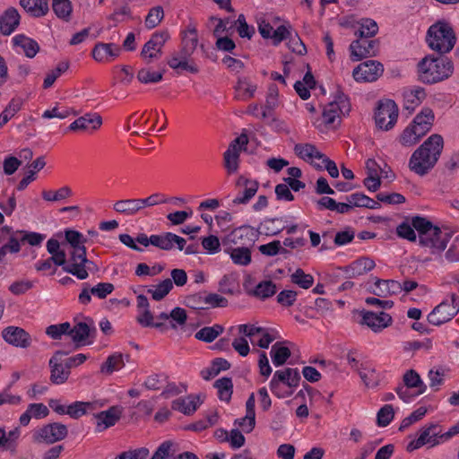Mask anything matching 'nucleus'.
Wrapping results in <instances>:
<instances>
[{
	"label": "nucleus",
	"instance_id": "nucleus-59",
	"mask_svg": "<svg viewBox=\"0 0 459 459\" xmlns=\"http://www.w3.org/2000/svg\"><path fill=\"white\" fill-rule=\"evenodd\" d=\"M421 136L418 135V132L410 125L400 135V143L402 145L410 147L416 144Z\"/></svg>",
	"mask_w": 459,
	"mask_h": 459
},
{
	"label": "nucleus",
	"instance_id": "nucleus-6",
	"mask_svg": "<svg viewBox=\"0 0 459 459\" xmlns=\"http://www.w3.org/2000/svg\"><path fill=\"white\" fill-rule=\"evenodd\" d=\"M453 236V231L447 228H439L438 226H433L430 230L426 232L424 236L426 239L423 241L419 238L420 245L422 247H429L432 249V253L443 252Z\"/></svg>",
	"mask_w": 459,
	"mask_h": 459
},
{
	"label": "nucleus",
	"instance_id": "nucleus-1",
	"mask_svg": "<svg viewBox=\"0 0 459 459\" xmlns=\"http://www.w3.org/2000/svg\"><path fill=\"white\" fill-rule=\"evenodd\" d=\"M443 147V137L438 134H431L411 154L409 169L420 177L427 175L437 164Z\"/></svg>",
	"mask_w": 459,
	"mask_h": 459
},
{
	"label": "nucleus",
	"instance_id": "nucleus-48",
	"mask_svg": "<svg viewBox=\"0 0 459 459\" xmlns=\"http://www.w3.org/2000/svg\"><path fill=\"white\" fill-rule=\"evenodd\" d=\"M72 195H73V191L67 186H63L56 191L44 190L42 192V198L48 202L61 201V200L66 199L68 197H71Z\"/></svg>",
	"mask_w": 459,
	"mask_h": 459
},
{
	"label": "nucleus",
	"instance_id": "nucleus-20",
	"mask_svg": "<svg viewBox=\"0 0 459 459\" xmlns=\"http://www.w3.org/2000/svg\"><path fill=\"white\" fill-rule=\"evenodd\" d=\"M122 411L117 406H112L107 411L95 414L96 431L102 432L114 426L121 418Z\"/></svg>",
	"mask_w": 459,
	"mask_h": 459
},
{
	"label": "nucleus",
	"instance_id": "nucleus-32",
	"mask_svg": "<svg viewBox=\"0 0 459 459\" xmlns=\"http://www.w3.org/2000/svg\"><path fill=\"white\" fill-rule=\"evenodd\" d=\"M440 426L437 424H431L430 426L421 429L420 434V437H423V442L426 445L434 446L442 441H446L442 437Z\"/></svg>",
	"mask_w": 459,
	"mask_h": 459
},
{
	"label": "nucleus",
	"instance_id": "nucleus-64",
	"mask_svg": "<svg viewBox=\"0 0 459 459\" xmlns=\"http://www.w3.org/2000/svg\"><path fill=\"white\" fill-rule=\"evenodd\" d=\"M396 233L400 238L407 239L409 241L414 242L417 239V236L412 225L408 223L407 221H403L397 226Z\"/></svg>",
	"mask_w": 459,
	"mask_h": 459
},
{
	"label": "nucleus",
	"instance_id": "nucleus-33",
	"mask_svg": "<svg viewBox=\"0 0 459 459\" xmlns=\"http://www.w3.org/2000/svg\"><path fill=\"white\" fill-rule=\"evenodd\" d=\"M357 372L368 388H374L379 385V374L374 368H371L367 364H360V368H357Z\"/></svg>",
	"mask_w": 459,
	"mask_h": 459
},
{
	"label": "nucleus",
	"instance_id": "nucleus-47",
	"mask_svg": "<svg viewBox=\"0 0 459 459\" xmlns=\"http://www.w3.org/2000/svg\"><path fill=\"white\" fill-rule=\"evenodd\" d=\"M92 408L93 404L91 403L74 402L66 407V414H68L72 419H79Z\"/></svg>",
	"mask_w": 459,
	"mask_h": 459
},
{
	"label": "nucleus",
	"instance_id": "nucleus-11",
	"mask_svg": "<svg viewBox=\"0 0 459 459\" xmlns=\"http://www.w3.org/2000/svg\"><path fill=\"white\" fill-rule=\"evenodd\" d=\"M169 38V32L166 30L153 33L151 39L143 45L141 57L147 64L152 63L153 59L160 58L162 54V48Z\"/></svg>",
	"mask_w": 459,
	"mask_h": 459
},
{
	"label": "nucleus",
	"instance_id": "nucleus-50",
	"mask_svg": "<svg viewBox=\"0 0 459 459\" xmlns=\"http://www.w3.org/2000/svg\"><path fill=\"white\" fill-rule=\"evenodd\" d=\"M169 325L174 330L178 329L179 326H184L187 321L186 309L179 307H174L170 313H169Z\"/></svg>",
	"mask_w": 459,
	"mask_h": 459
},
{
	"label": "nucleus",
	"instance_id": "nucleus-3",
	"mask_svg": "<svg viewBox=\"0 0 459 459\" xmlns=\"http://www.w3.org/2000/svg\"><path fill=\"white\" fill-rule=\"evenodd\" d=\"M426 42L431 50L444 55L454 48L456 43V35L449 22L437 21L429 28Z\"/></svg>",
	"mask_w": 459,
	"mask_h": 459
},
{
	"label": "nucleus",
	"instance_id": "nucleus-45",
	"mask_svg": "<svg viewBox=\"0 0 459 459\" xmlns=\"http://www.w3.org/2000/svg\"><path fill=\"white\" fill-rule=\"evenodd\" d=\"M228 252L235 264L246 266L251 263V251L247 247H238Z\"/></svg>",
	"mask_w": 459,
	"mask_h": 459
},
{
	"label": "nucleus",
	"instance_id": "nucleus-8",
	"mask_svg": "<svg viewBox=\"0 0 459 459\" xmlns=\"http://www.w3.org/2000/svg\"><path fill=\"white\" fill-rule=\"evenodd\" d=\"M68 429L66 425L54 422L49 423L39 429L33 435L35 442L53 444L61 441L66 437Z\"/></svg>",
	"mask_w": 459,
	"mask_h": 459
},
{
	"label": "nucleus",
	"instance_id": "nucleus-35",
	"mask_svg": "<svg viewBox=\"0 0 459 459\" xmlns=\"http://www.w3.org/2000/svg\"><path fill=\"white\" fill-rule=\"evenodd\" d=\"M403 385L407 388H417L415 395L422 394L427 390V385L423 383L420 376L414 370H407L403 377Z\"/></svg>",
	"mask_w": 459,
	"mask_h": 459
},
{
	"label": "nucleus",
	"instance_id": "nucleus-40",
	"mask_svg": "<svg viewBox=\"0 0 459 459\" xmlns=\"http://www.w3.org/2000/svg\"><path fill=\"white\" fill-rule=\"evenodd\" d=\"M125 366L122 353L116 352L108 356L106 361L100 366V372L110 375L114 371L122 368Z\"/></svg>",
	"mask_w": 459,
	"mask_h": 459
},
{
	"label": "nucleus",
	"instance_id": "nucleus-38",
	"mask_svg": "<svg viewBox=\"0 0 459 459\" xmlns=\"http://www.w3.org/2000/svg\"><path fill=\"white\" fill-rule=\"evenodd\" d=\"M276 291V284L273 281L267 280L259 282L250 293L253 296L264 300L273 297Z\"/></svg>",
	"mask_w": 459,
	"mask_h": 459
},
{
	"label": "nucleus",
	"instance_id": "nucleus-58",
	"mask_svg": "<svg viewBox=\"0 0 459 459\" xmlns=\"http://www.w3.org/2000/svg\"><path fill=\"white\" fill-rule=\"evenodd\" d=\"M394 417V411L391 404L384 405L377 414V422L379 427H386Z\"/></svg>",
	"mask_w": 459,
	"mask_h": 459
},
{
	"label": "nucleus",
	"instance_id": "nucleus-14",
	"mask_svg": "<svg viewBox=\"0 0 459 459\" xmlns=\"http://www.w3.org/2000/svg\"><path fill=\"white\" fill-rule=\"evenodd\" d=\"M66 355V352L57 351L49 359L50 367V381L55 385H62L65 383L70 376V371L63 362V356Z\"/></svg>",
	"mask_w": 459,
	"mask_h": 459
},
{
	"label": "nucleus",
	"instance_id": "nucleus-42",
	"mask_svg": "<svg viewBox=\"0 0 459 459\" xmlns=\"http://www.w3.org/2000/svg\"><path fill=\"white\" fill-rule=\"evenodd\" d=\"M213 386L218 390L220 400L230 402L233 393V383L230 377H221L216 380Z\"/></svg>",
	"mask_w": 459,
	"mask_h": 459
},
{
	"label": "nucleus",
	"instance_id": "nucleus-37",
	"mask_svg": "<svg viewBox=\"0 0 459 459\" xmlns=\"http://www.w3.org/2000/svg\"><path fill=\"white\" fill-rule=\"evenodd\" d=\"M113 209L119 213L133 216L141 211L138 199H124L116 202Z\"/></svg>",
	"mask_w": 459,
	"mask_h": 459
},
{
	"label": "nucleus",
	"instance_id": "nucleus-51",
	"mask_svg": "<svg viewBox=\"0 0 459 459\" xmlns=\"http://www.w3.org/2000/svg\"><path fill=\"white\" fill-rule=\"evenodd\" d=\"M291 281L300 288L307 290L314 283V277L306 273L302 269H297L290 276Z\"/></svg>",
	"mask_w": 459,
	"mask_h": 459
},
{
	"label": "nucleus",
	"instance_id": "nucleus-22",
	"mask_svg": "<svg viewBox=\"0 0 459 459\" xmlns=\"http://www.w3.org/2000/svg\"><path fill=\"white\" fill-rule=\"evenodd\" d=\"M137 307L143 311L139 314L136 320L143 327H154L160 329L164 324L162 322H154L153 315L149 309V301L146 296L140 294L136 298Z\"/></svg>",
	"mask_w": 459,
	"mask_h": 459
},
{
	"label": "nucleus",
	"instance_id": "nucleus-12",
	"mask_svg": "<svg viewBox=\"0 0 459 459\" xmlns=\"http://www.w3.org/2000/svg\"><path fill=\"white\" fill-rule=\"evenodd\" d=\"M377 39H359L350 45L351 58L352 61H360L364 58L375 56L377 51Z\"/></svg>",
	"mask_w": 459,
	"mask_h": 459
},
{
	"label": "nucleus",
	"instance_id": "nucleus-10",
	"mask_svg": "<svg viewBox=\"0 0 459 459\" xmlns=\"http://www.w3.org/2000/svg\"><path fill=\"white\" fill-rule=\"evenodd\" d=\"M351 105L347 96L338 91L333 101L328 103L323 110V120L325 125H333L340 114H346L350 111Z\"/></svg>",
	"mask_w": 459,
	"mask_h": 459
},
{
	"label": "nucleus",
	"instance_id": "nucleus-63",
	"mask_svg": "<svg viewBox=\"0 0 459 459\" xmlns=\"http://www.w3.org/2000/svg\"><path fill=\"white\" fill-rule=\"evenodd\" d=\"M115 287L110 282H100L97 285L91 287L90 291L91 295L99 298L105 299L108 295L113 292Z\"/></svg>",
	"mask_w": 459,
	"mask_h": 459
},
{
	"label": "nucleus",
	"instance_id": "nucleus-18",
	"mask_svg": "<svg viewBox=\"0 0 459 459\" xmlns=\"http://www.w3.org/2000/svg\"><path fill=\"white\" fill-rule=\"evenodd\" d=\"M237 186L244 187L242 191L232 200L233 204H247L256 194L259 184L255 180H251L240 176L237 180Z\"/></svg>",
	"mask_w": 459,
	"mask_h": 459
},
{
	"label": "nucleus",
	"instance_id": "nucleus-26",
	"mask_svg": "<svg viewBox=\"0 0 459 459\" xmlns=\"http://www.w3.org/2000/svg\"><path fill=\"white\" fill-rule=\"evenodd\" d=\"M20 5L33 18H41L49 12L48 0H20Z\"/></svg>",
	"mask_w": 459,
	"mask_h": 459
},
{
	"label": "nucleus",
	"instance_id": "nucleus-13",
	"mask_svg": "<svg viewBox=\"0 0 459 459\" xmlns=\"http://www.w3.org/2000/svg\"><path fill=\"white\" fill-rule=\"evenodd\" d=\"M383 71L381 63L368 60L356 66L352 76L357 82H374L382 74Z\"/></svg>",
	"mask_w": 459,
	"mask_h": 459
},
{
	"label": "nucleus",
	"instance_id": "nucleus-55",
	"mask_svg": "<svg viewBox=\"0 0 459 459\" xmlns=\"http://www.w3.org/2000/svg\"><path fill=\"white\" fill-rule=\"evenodd\" d=\"M198 44L197 30L195 27H188L184 32L181 45L194 54Z\"/></svg>",
	"mask_w": 459,
	"mask_h": 459
},
{
	"label": "nucleus",
	"instance_id": "nucleus-21",
	"mask_svg": "<svg viewBox=\"0 0 459 459\" xmlns=\"http://www.w3.org/2000/svg\"><path fill=\"white\" fill-rule=\"evenodd\" d=\"M91 325H93L91 319ZM97 330L94 325H91L86 322H78L74 327L70 326L69 336L74 342L77 344H85L87 339H94L96 337Z\"/></svg>",
	"mask_w": 459,
	"mask_h": 459
},
{
	"label": "nucleus",
	"instance_id": "nucleus-9",
	"mask_svg": "<svg viewBox=\"0 0 459 459\" xmlns=\"http://www.w3.org/2000/svg\"><path fill=\"white\" fill-rule=\"evenodd\" d=\"M71 260L72 264L64 266L63 270L68 273L76 276L80 280L87 279L89 273L88 271L86 270V265H94V264L87 259L85 246L74 248V251L71 254Z\"/></svg>",
	"mask_w": 459,
	"mask_h": 459
},
{
	"label": "nucleus",
	"instance_id": "nucleus-19",
	"mask_svg": "<svg viewBox=\"0 0 459 459\" xmlns=\"http://www.w3.org/2000/svg\"><path fill=\"white\" fill-rule=\"evenodd\" d=\"M435 115L430 108L425 107L415 116L411 126L418 132V135L423 137L429 133L434 124Z\"/></svg>",
	"mask_w": 459,
	"mask_h": 459
},
{
	"label": "nucleus",
	"instance_id": "nucleus-31",
	"mask_svg": "<svg viewBox=\"0 0 459 459\" xmlns=\"http://www.w3.org/2000/svg\"><path fill=\"white\" fill-rule=\"evenodd\" d=\"M294 152L297 156L306 161H313V159L324 158V153L318 151V149L311 143H297L294 146Z\"/></svg>",
	"mask_w": 459,
	"mask_h": 459
},
{
	"label": "nucleus",
	"instance_id": "nucleus-54",
	"mask_svg": "<svg viewBox=\"0 0 459 459\" xmlns=\"http://www.w3.org/2000/svg\"><path fill=\"white\" fill-rule=\"evenodd\" d=\"M411 225L414 229V231H418L419 238H420L422 241L426 239V238L424 237L426 235V232L430 230L431 228L434 226L430 221L421 216H414L411 219Z\"/></svg>",
	"mask_w": 459,
	"mask_h": 459
},
{
	"label": "nucleus",
	"instance_id": "nucleus-61",
	"mask_svg": "<svg viewBox=\"0 0 459 459\" xmlns=\"http://www.w3.org/2000/svg\"><path fill=\"white\" fill-rule=\"evenodd\" d=\"M152 245L162 250L172 249V233L167 232L162 235H152Z\"/></svg>",
	"mask_w": 459,
	"mask_h": 459
},
{
	"label": "nucleus",
	"instance_id": "nucleus-49",
	"mask_svg": "<svg viewBox=\"0 0 459 459\" xmlns=\"http://www.w3.org/2000/svg\"><path fill=\"white\" fill-rule=\"evenodd\" d=\"M137 80L144 84L156 83L162 80L163 73L152 71L150 68L144 67L138 71Z\"/></svg>",
	"mask_w": 459,
	"mask_h": 459
},
{
	"label": "nucleus",
	"instance_id": "nucleus-62",
	"mask_svg": "<svg viewBox=\"0 0 459 459\" xmlns=\"http://www.w3.org/2000/svg\"><path fill=\"white\" fill-rule=\"evenodd\" d=\"M237 97L241 99L251 98L256 90L255 85L249 84L247 81L239 80L235 87Z\"/></svg>",
	"mask_w": 459,
	"mask_h": 459
},
{
	"label": "nucleus",
	"instance_id": "nucleus-15",
	"mask_svg": "<svg viewBox=\"0 0 459 459\" xmlns=\"http://www.w3.org/2000/svg\"><path fill=\"white\" fill-rule=\"evenodd\" d=\"M361 325H366L372 331L377 333L389 326L392 323V316L385 312L374 313L371 311L362 310Z\"/></svg>",
	"mask_w": 459,
	"mask_h": 459
},
{
	"label": "nucleus",
	"instance_id": "nucleus-5",
	"mask_svg": "<svg viewBox=\"0 0 459 459\" xmlns=\"http://www.w3.org/2000/svg\"><path fill=\"white\" fill-rule=\"evenodd\" d=\"M458 312L459 298L452 293L450 299H446L434 307L428 316V321L433 325H441L450 321Z\"/></svg>",
	"mask_w": 459,
	"mask_h": 459
},
{
	"label": "nucleus",
	"instance_id": "nucleus-57",
	"mask_svg": "<svg viewBox=\"0 0 459 459\" xmlns=\"http://www.w3.org/2000/svg\"><path fill=\"white\" fill-rule=\"evenodd\" d=\"M188 60L189 59L178 60L177 58H169L168 59V65L174 70H184L191 74H197L199 72L198 66L194 63H189Z\"/></svg>",
	"mask_w": 459,
	"mask_h": 459
},
{
	"label": "nucleus",
	"instance_id": "nucleus-7",
	"mask_svg": "<svg viewBox=\"0 0 459 459\" xmlns=\"http://www.w3.org/2000/svg\"><path fill=\"white\" fill-rule=\"evenodd\" d=\"M398 117V107L392 100H381L375 113L376 125L385 130L391 129Z\"/></svg>",
	"mask_w": 459,
	"mask_h": 459
},
{
	"label": "nucleus",
	"instance_id": "nucleus-30",
	"mask_svg": "<svg viewBox=\"0 0 459 459\" xmlns=\"http://www.w3.org/2000/svg\"><path fill=\"white\" fill-rule=\"evenodd\" d=\"M13 43L15 47L22 48L25 56L29 58L34 57L39 51L38 42L24 34H18L13 38Z\"/></svg>",
	"mask_w": 459,
	"mask_h": 459
},
{
	"label": "nucleus",
	"instance_id": "nucleus-25",
	"mask_svg": "<svg viewBox=\"0 0 459 459\" xmlns=\"http://www.w3.org/2000/svg\"><path fill=\"white\" fill-rule=\"evenodd\" d=\"M102 125V118L97 113H87L77 119H75L68 127L71 131H85L90 128L96 130Z\"/></svg>",
	"mask_w": 459,
	"mask_h": 459
},
{
	"label": "nucleus",
	"instance_id": "nucleus-53",
	"mask_svg": "<svg viewBox=\"0 0 459 459\" xmlns=\"http://www.w3.org/2000/svg\"><path fill=\"white\" fill-rule=\"evenodd\" d=\"M281 219L274 218V219H267L261 224L262 233L266 236H275L284 230V226L280 222Z\"/></svg>",
	"mask_w": 459,
	"mask_h": 459
},
{
	"label": "nucleus",
	"instance_id": "nucleus-36",
	"mask_svg": "<svg viewBox=\"0 0 459 459\" xmlns=\"http://www.w3.org/2000/svg\"><path fill=\"white\" fill-rule=\"evenodd\" d=\"M270 354L273 365L281 367L286 363L291 352L288 347L283 346L281 342H277L272 346Z\"/></svg>",
	"mask_w": 459,
	"mask_h": 459
},
{
	"label": "nucleus",
	"instance_id": "nucleus-56",
	"mask_svg": "<svg viewBox=\"0 0 459 459\" xmlns=\"http://www.w3.org/2000/svg\"><path fill=\"white\" fill-rule=\"evenodd\" d=\"M70 323L65 322L57 325H51L46 328V334L53 340H60L63 335L69 336Z\"/></svg>",
	"mask_w": 459,
	"mask_h": 459
},
{
	"label": "nucleus",
	"instance_id": "nucleus-2",
	"mask_svg": "<svg viewBox=\"0 0 459 459\" xmlns=\"http://www.w3.org/2000/svg\"><path fill=\"white\" fill-rule=\"evenodd\" d=\"M419 79L433 84L448 79L454 73V64L446 57L425 56L418 64Z\"/></svg>",
	"mask_w": 459,
	"mask_h": 459
},
{
	"label": "nucleus",
	"instance_id": "nucleus-4",
	"mask_svg": "<svg viewBox=\"0 0 459 459\" xmlns=\"http://www.w3.org/2000/svg\"><path fill=\"white\" fill-rule=\"evenodd\" d=\"M300 379L301 377L298 368H286L283 370L274 372L269 386L274 395L279 398H284L290 396L292 391L281 392V383L289 387H296L299 385Z\"/></svg>",
	"mask_w": 459,
	"mask_h": 459
},
{
	"label": "nucleus",
	"instance_id": "nucleus-52",
	"mask_svg": "<svg viewBox=\"0 0 459 459\" xmlns=\"http://www.w3.org/2000/svg\"><path fill=\"white\" fill-rule=\"evenodd\" d=\"M261 254L267 256H273L278 254L288 255L290 252L281 247L280 240H273L270 243L261 245L258 247Z\"/></svg>",
	"mask_w": 459,
	"mask_h": 459
},
{
	"label": "nucleus",
	"instance_id": "nucleus-46",
	"mask_svg": "<svg viewBox=\"0 0 459 459\" xmlns=\"http://www.w3.org/2000/svg\"><path fill=\"white\" fill-rule=\"evenodd\" d=\"M224 167L229 173H234L238 169L239 152L234 151V147L229 146L223 154Z\"/></svg>",
	"mask_w": 459,
	"mask_h": 459
},
{
	"label": "nucleus",
	"instance_id": "nucleus-28",
	"mask_svg": "<svg viewBox=\"0 0 459 459\" xmlns=\"http://www.w3.org/2000/svg\"><path fill=\"white\" fill-rule=\"evenodd\" d=\"M200 404L199 396L188 395L185 398L174 400L171 403V408L185 415H191L197 410Z\"/></svg>",
	"mask_w": 459,
	"mask_h": 459
},
{
	"label": "nucleus",
	"instance_id": "nucleus-29",
	"mask_svg": "<svg viewBox=\"0 0 459 459\" xmlns=\"http://www.w3.org/2000/svg\"><path fill=\"white\" fill-rule=\"evenodd\" d=\"M375 285L377 290L371 292L379 297L396 295L402 291L401 282L394 280L376 279Z\"/></svg>",
	"mask_w": 459,
	"mask_h": 459
},
{
	"label": "nucleus",
	"instance_id": "nucleus-43",
	"mask_svg": "<svg viewBox=\"0 0 459 459\" xmlns=\"http://www.w3.org/2000/svg\"><path fill=\"white\" fill-rule=\"evenodd\" d=\"M172 289V281L167 278L160 281L159 284L149 288L147 292L152 295V298L154 300L159 301L163 299Z\"/></svg>",
	"mask_w": 459,
	"mask_h": 459
},
{
	"label": "nucleus",
	"instance_id": "nucleus-17",
	"mask_svg": "<svg viewBox=\"0 0 459 459\" xmlns=\"http://www.w3.org/2000/svg\"><path fill=\"white\" fill-rule=\"evenodd\" d=\"M256 238L255 230L251 226L244 225L233 230L228 235L227 239L235 245L247 247L254 244Z\"/></svg>",
	"mask_w": 459,
	"mask_h": 459
},
{
	"label": "nucleus",
	"instance_id": "nucleus-39",
	"mask_svg": "<svg viewBox=\"0 0 459 459\" xmlns=\"http://www.w3.org/2000/svg\"><path fill=\"white\" fill-rule=\"evenodd\" d=\"M359 29L355 35L361 39H369L378 32V25L376 21L370 18H362L359 22Z\"/></svg>",
	"mask_w": 459,
	"mask_h": 459
},
{
	"label": "nucleus",
	"instance_id": "nucleus-34",
	"mask_svg": "<svg viewBox=\"0 0 459 459\" xmlns=\"http://www.w3.org/2000/svg\"><path fill=\"white\" fill-rule=\"evenodd\" d=\"M426 96L425 90L421 87H417L410 92L404 93V108L409 110L410 113L412 112L425 100Z\"/></svg>",
	"mask_w": 459,
	"mask_h": 459
},
{
	"label": "nucleus",
	"instance_id": "nucleus-60",
	"mask_svg": "<svg viewBox=\"0 0 459 459\" xmlns=\"http://www.w3.org/2000/svg\"><path fill=\"white\" fill-rule=\"evenodd\" d=\"M164 16V12L162 7L156 6L152 8L149 11L148 15L145 18V26L148 29L155 28L159 25V23L161 22Z\"/></svg>",
	"mask_w": 459,
	"mask_h": 459
},
{
	"label": "nucleus",
	"instance_id": "nucleus-23",
	"mask_svg": "<svg viewBox=\"0 0 459 459\" xmlns=\"http://www.w3.org/2000/svg\"><path fill=\"white\" fill-rule=\"evenodd\" d=\"M121 48L113 43H97L92 49V56L98 62H106L117 58Z\"/></svg>",
	"mask_w": 459,
	"mask_h": 459
},
{
	"label": "nucleus",
	"instance_id": "nucleus-44",
	"mask_svg": "<svg viewBox=\"0 0 459 459\" xmlns=\"http://www.w3.org/2000/svg\"><path fill=\"white\" fill-rule=\"evenodd\" d=\"M52 9L55 14L64 21H69L73 12L70 0H52Z\"/></svg>",
	"mask_w": 459,
	"mask_h": 459
},
{
	"label": "nucleus",
	"instance_id": "nucleus-27",
	"mask_svg": "<svg viewBox=\"0 0 459 459\" xmlns=\"http://www.w3.org/2000/svg\"><path fill=\"white\" fill-rule=\"evenodd\" d=\"M375 262L368 257H361L352 262L342 270L350 278L358 277L367 273L375 267Z\"/></svg>",
	"mask_w": 459,
	"mask_h": 459
},
{
	"label": "nucleus",
	"instance_id": "nucleus-24",
	"mask_svg": "<svg viewBox=\"0 0 459 459\" xmlns=\"http://www.w3.org/2000/svg\"><path fill=\"white\" fill-rule=\"evenodd\" d=\"M21 16L14 7H9L0 16V31L3 35H10L20 24Z\"/></svg>",
	"mask_w": 459,
	"mask_h": 459
},
{
	"label": "nucleus",
	"instance_id": "nucleus-16",
	"mask_svg": "<svg viewBox=\"0 0 459 459\" xmlns=\"http://www.w3.org/2000/svg\"><path fill=\"white\" fill-rule=\"evenodd\" d=\"M3 339L9 344L20 348H28L31 344L29 333L18 326H8L2 332Z\"/></svg>",
	"mask_w": 459,
	"mask_h": 459
},
{
	"label": "nucleus",
	"instance_id": "nucleus-41",
	"mask_svg": "<svg viewBox=\"0 0 459 459\" xmlns=\"http://www.w3.org/2000/svg\"><path fill=\"white\" fill-rule=\"evenodd\" d=\"M223 326L221 325H213L212 326H205L195 333V337L204 342H213L221 333H223Z\"/></svg>",
	"mask_w": 459,
	"mask_h": 459
}]
</instances>
